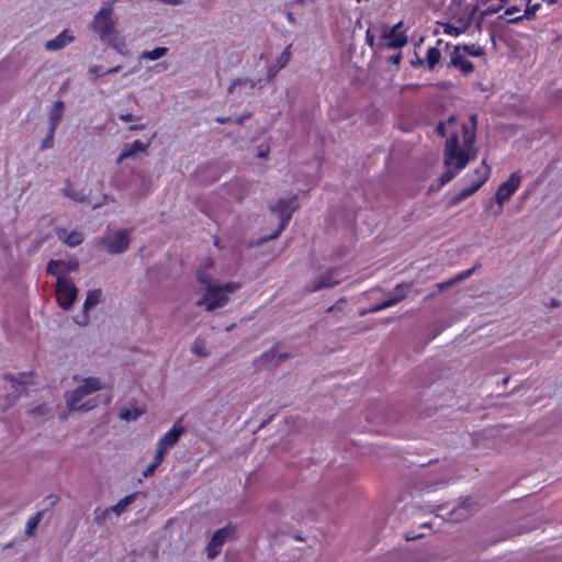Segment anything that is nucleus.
I'll use <instances>...</instances> for the list:
<instances>
[{
    "mask_svg": "<svg viewBox=\"0 0 562 562\" xmlns=\"http://www.w3.org/2000/svg\"><path fill=\"white\" fill-rule=\"evenodd\" d=\"M445 165H454L457 171L464 169L468 164L475 159L477 150L474 148V144L469 146L464 143L462 137V145H460L459 135L457 132H451L446 140L445 149Z\"/></svg>",
    "mask_w": 562,
    "mask_h": 562,
    "instance_id": "obj_1",
    "label": "nucleus"
},
{
    "mask_svg": "<svg viewBox=\"0 0 562 562\" xmlns=\"http://www.w3.org/2000/svg\"><path fill=\"white\" fill-rule=\"evenodd\" d=\"M116 0L105 1L101 9L94 14L91 23V30L99 34L101 41H109L110 36L115 32V21L112 18L113 5Z\"/></svg>",
    "mask_w": 562,
    "mask_h": 562,
    "instance_id": "obj_2",
    "label": "nucleus"
},
{
    "mask_svg": "<svg viewBox=\"0 0 562 562\" xmlns=\"http://www.w3.org/2000/svg\"><path fill=\"white\" fill-rule=\"evenodd\" d=\"M239 289V284L227 282L209 288L205 295L196 302L198 306H205L206 311H214L224 306L228 302L227 293H233Z\"/></svg>",
    "mask_w": 562,
    "mask_h": 562,
    "instance_id": "obj_3",
    "label": "nucleus"
},
{
    "mask_svg": "<svg viewBox=\"0 0 562 562\" xmlns=\"http://www.w3.org/2000/svg\"><path fill=\"white\" fill-rule=\"evenodd\" d=\"M491 173V167L486 164V159L483 160L482 167L476 168L474 170V175L476 176V179H474L471 184L464 189H462L459 193L453 195L450 201V206H456L459 203H461L463 200L470 198L472 194H474L488 179Z\"/></svg>",
    "mask_w": 562,
    "mask_h": 562,
    "instance_id": "obj_4",
    "label": "nucleus"
},
{
    "mask_svg": "<svg viewBox=\"0 0 562 562\" xmlns=\"http://www.w3.org/2000/svg\"><path fill=\"white\" fill-rule=\"evenodd\" d=\"M521 182L520 171L513 172L506 181H504L497 189L496 194L487 203V207H491L493 203L498 204L496 215L503 211V204L507 202L512 195L517 191Z\"/></svg>",
    "mask_w": 562,
    "mask_h": 562,
    "instance_id": "obj_5",
    "label": "nucleus"
},
{
    "mask_svg": "<svg viewBox=\"0 0 562 562\" xmlns=\"http://www.w3.org/2000/svg\"><path fill=\"white\" fill-rule=\"evenodd\" d=\"M297 207L296 196H290L288 199H280L273 206H271V211L273 213H278L280 216V223L277 231L270 236L266 237L265 240H270L279 236V234L285 228L289 221L291 220L293 211Z\"/></svg>",
    "mask_w": 562,
    "mask_h": 562,
    "instance_id": "obj_6",
    "label": "nucleus"
},
{
    "mask_svg": "<svg viewBox=\"0 0 562 562\" xmlns=\"http://www.w3.org/2000/svg\"><path fill=\"white\" fill-rule=\"evenodd\" d=\"M132 229L116 231L112 236L104 237L100 244L104 246L111 255H119L127 250L131 244Z\"/></svg>",
    "mask_w": 562,
    "mask_h": 562,
    "instance_id": "obj_7",
    "label": "nucleus"
},
{
    "mask_svg": "<svg viewBox=\"0 0 562 562\" xmlns=\"http://www.w3.org/2000/svg\"><path fill=\"white\" fill-rule=\"evenodd\" d=\"M77 288L71 281L65 278H58L56 280L57 301L59 306L64 310H69L72 306L77 297Z\"/></svg>",
    "mask_w": 562,
    "mask_h": 562,
    "instance_id": "obj_8",
    "label": "nucleus"
},
{
    "mask_svg": "<svg viewBox=\"0 0 562 562\" xmlns=\"http://www.w3.org/2000/svg\"><path fill=\"white\" fill-rule=\"evenodd\" d=\"M4 379L12 383L14 389L13 393H9L5 395L4 401L7 402L3 406L4 408L12 406L19 396L24 392L25 385L30 381V374L25 372H21L18 375L5 374Z\"/></svg>",
    "mask_w": 562,
    "mask_h": 562,
    "instance_id": "obj_9",
    "label": "nucleus"
},
{
    "mask_svg": "<svg viewBox=\"0 0 562 562\" xmlns=\"http://www.w3.org/2000/svg\"><path fill=\"white\" fill-rule=\"evenodd\" d=\"M233 531L231 525H227L214 532L206 547L209 559H214L221 553L222 547L232 537Z\"/></svg>",
    "mask_w": 562,
    "mask_h": 562,
    "instance_id": "obj_10",
    "label": "nucleus"
},
{
    "mask_svg": "<svg viewBox=\"0 0 562 562\" xmlns=\"http://www.w3.org/2000/svg\"><path fill=\"white\" fill-rule=\"evenodd\" d=\"M479 506L472 498H465L458 507H454L449 513L448 520L450 521H461L473 515L477 512Z\"/></svg>",
    "mask_w": 562,
    "mask_h": 562,
    "instance_id": "obj_11",
    "label": "nucleus"
},
{
    "mask_svg": "<svg viewBox=\"0 0 562 562\" xmlns=\"http://www.w3.org/2000/svg\"><path fill=\"white\" fill-rule=\"evenodd\" d=\"M79 267V262L77 260L64 261V260H54L52 259L47 263L46 271L53 277L64 278L63 273H68L77 270Z\"/></svg>",
    "mask_w": 562,
    "mask_h": 562,
    "instance_id": "obj_12",
    "label": "nucleus"
},
{
    "mask_svg": "<svg viewBox=\"0 0 562 562\" xmlns=\"http://www.w3.org/2000/svg\"><path fill=\"white\" fill-rule=\"evenodd\" d=\"M402 26L403 22L401 21L383 33V38L391 40L386 43L387 48H401L406 45L407 36L404 32L400 31Z\"/></svg>",
    "mask_w": 562,
    "mask_h": 562,
    "instance_id": "obj_13",
    "label": "nucleus"
},
{
    "mask_svg": "<svg viewBox=\"0 0 562 562\" xmlns=\"http://www.w3.org/2000/svg\"><path fill=\"white\" fill-rule=\"evenodd\" d=\"M448 66L460 69V71L465 76L474 70L473 63L464 58L460 53V47H453Z\"/></svg>",
    "mask_w": 562,
    "mask_h": 562,
    "instance_id": "obj_14",
    "label": "nucleus"
},
{
    "mask_svg": "<svg viewBox=\"0 0 562 562\" xmlns=\"http://www.w3.org/2000/svg\"><path fill=\"white\" fill-rule=\"evenodd\" d=\"M75 41V36L70 31L64 30L54 38L47 41L44 45L45 49L48 52H57L65 48L68 44Z\"/></svg>",
    "mask_w": 562,
    "mask_h": 562,
    "instance_id": "obj_15",
    "label": "nucleus"
},
{
    "mask_svg": "<svg viewBox=\"0 0 562 562\" xmlns=\"http://www.w3.org/2000/svg\"><path fill=\"white\" fill-rule=\"evenodd\" d=\"M186 432L184 427L178 426L176 423L170 430H168L158 441V446L161 449L172 448L180 439V437Z\"/></svg>",
    "mask_w": 562,
    "mask_h": 562,
    "instance_id": "obj_16",
    "label": "nucleus"
},
{
    "mask_svg": "<svg viewBox=\"0 0 562 562\" xmlns=\"http://www.w3.org/2000/svg\"><path fill=\"white\" fill-rule=\"evenodd\" d=\"M86 396L85 392L78 386L74 391L66 393V403L70 411H82L88 412L91 406L80 404L82 398Z\"/></svg>",
    "mask_w": 562,
    "mask_h": 562,
    "instance_id": "obj_17",
    "label": "nucleus"
},
{
    "mask_svg": "<svg viewBox=\"0 0 562 562\" xmlns=\"http://www.w3.org/2000/svg\"><path fill=\"white\" fill-rule=\"evenodd\" d=\"M148 146L149 143L145 144L138 139L134 140L130 146L122 149L116 158V164L119 165L127 158H135L137 151H146Z\"/></svg>",
    "mask_w": 562,
    "mask_h": 562,
    "instance_id": "obj_18",
    "label": "nucleus"
},
{
    "mask_svg": "<svg viewBox=\"0 0 562 562\" xmlns=\"http://www.w3.org/2000/svg\"><path fill=\"white\" fill-rule=\"evenodd\" d=\"M477 114L470 115V125L462 124V136L467 146L474 144L476 138Z\"/></svg>",
    "mask_w": 562,
    "mask_h": 562,
    "instance_id": "obj_19",
    "label": "nucleus"
},
{
    "mask_svg": "<svg viewBox=\"0 0 562 562\" xmlns=\"http://www.w3.org/2000/svg\"><path fill=\"white\" fill-rule=\"evenodd\" d=\"M57 237L67 244L70 247H76L83 241V236L80 232L74 231L71 233H67L65 228L56 229Z\"/></svg>",
    "mask_w": 562,
    "mask_h": 562,
    "instance_id": "obj_20",
    "label": "nucleus"
},
{
    "mask_svg": "<svg viewBox=\"0 0 562 562\" xmlns=\"http://www.w3.org/2000/svg\"><path fill=\"white\" fill-rule=\"evenodd\" d=\"M65 103L61 100L55 101L48 112L49 126L57 128L63 119Z\"/></svg>",
    "mask_w": 562,
    "mask_h": 562,
    "instance_id": "obj_21",
    "label": "nucleus"
},
{
    "mask_svg": "<svg viewBox=\"0 0 562 562\" xmlns=\"http://www.w3.org/2000/svg\"><path fill=\"white\" fill-rule=\"evenodd\" d=\"M339 284V280L333 277V271L327 274H324L319 278L317 282H315L311 288H308V292H317L323 289L333 288Z\"/></svg>",
    "mask_w": 562,
    "mask_h": 562,
    "instance_id": "obj_22",
    "label": "nucleus"
},
{
    "mask_svg": "<svg viewBox=\"0 0 562 562\" xmlns=\"http://www.w3.org/2000/svg\"><path fill=\"white\" fill-rule=\"evenodd\" d=\"M412 284L411 283H400L397 284L393 292L392 296L387 299V302L392 303V306L404 300L407 295V293L411 290Z\"/></svg>",
    "mask_w": 562,
    "mask_h": 562,
    "instance_id": "obj_23",
    "label": "nucleus"
},
{
    "mask_svg": "<svg viewBox=\"0 0 562 562\" xmlns=\"http://www.w3.org/2000/svg\"><path fill=\"white\" fill-rule=\"evenodd\" d=\"M526 1H527V4H526V9H525L524 14L509 19L508 23H518L524 18L529 20V19L535 16L536 11L540 8V2L539 1H535V0H526Z\"/></svg>",
    "mask_w": 562,
    "mask_h": 562,
    "instance_id": "obj_24",
    "label": "nucleus"
},
{
    "mask_svg": "<svg viewBox=\"0 0 562 562\" xmlns=\"http://www.w3.org/2000/svg\"><path fill=\"white\" fill-rule=\"evenodd\" d=\"M81 391L85 392L86 396L103 389V384L99 378H87L83 379L79 385Z\"/></svg>",
    "mask_w": 562,
    "mask_h": 562,
    "instance_id": "obj_25",
    "label": "nucleus"
},
{
    "mask_svg": "<svg viewBox=\"0 0 562 562\" xmlns=\"http://www.w3.org/2000/svg\"><path fill=\"white\" fill-rule=\"evenodd\" d=\"M471 22H472V16H469L467 20H459V23L461 24L460 26H454L452 24H445V33L446 34H449V35H453V36H458L462 33H464L469 26L471 25Z\"/></svg>",
    "mask_w": 562,
    "mask_h": 562,
    "instance_id": "obj_26",
    "label": "nucleus"
},
{
    "mask_svg": "<svg viewBox=\"0 0 562 562\" xmlns=\"http://www.w3.org/2000/svg\"><path fill=\"white\" fill-rule=\"evenodd\" d=\"M63 194L75 202H88L87 196L81 191H77L71 188V182L69 179L66 180V187L63 189Z\"/></svg>",
    "mask_w": 562,
    "mask_h": 562,
    "instance_id": "obj_27",
    "label": "nucleus"
},
{
    "mask_svg": "<svg viewBox=\"0 0 562 562\" xmlns=\"http://www.w3.org/2000/svg\"><path fill=\"white\" fill-rule=\"evenodd\" d=\"M144 414V409L135 408H122L119 413V417L125 422H135Z\"/></svg>",
    "mask_w": 562,
    "mask_h": 562,
    "instance_id": "obj_28",
    "label": "nucleus"
},
{
    "mask_svg": "<svg viewBox=\"0 0 562 562\" xmlns=\"http://www.w3.org/2000/svg\"><path fill=\"white\" fill-rule=\"evenodd\" d=\"M191 350L195 356H198L200 358H205V357L210 356V351L206 347V341L202 337H196L194 339Z\"/></svg>",
    "mask_w": 562,
    "mask_h": 562,
    "instance_id": "obj_29",
    "label": "nucleus"
},
{
    "mask_svg": "<svg viewBox=\"0 0 562 562\" xmlns=\"http://www.w3.org/2000/svg\"><path fill=\"white\" fill-rule=\"evenodd\" d=\"M168 53L167 47H155L153 50H144L139 59H148V60H157L164 56H166Z\"/></svg>",
    "mask_w": 562,
    "mask_h": 562,
    "instance_id": "obj_30",
    "label": "nucleus"
},
{
    "mask_svg": "<svg viewBox=\"0 0 562 562\" xmlns=\"http://www.w3.org/2000/svg\"><path fill=\"white\" fill-rule=\"evenodd\" d=\"M43 515H44V510H41V512H37L34 516L29 518V520L26 522V528H25V535L27 537L34 536V531L38 527Z\"/></svg>",
    "mask_w": 562,
    "mask_h": 562,
    "instance_id": "obj_31",
    "label": "nucleus"
},
{
    "mask_svg": "<svg viewBox=\"0 0 562 562\" xmlns=\"http://www.w3.org/2000/svg\"><path fill=\"white\" fill-rule=\"evenodd\" d=\"M441 58V52L437 47H430L427 52V65L429 69L434 70Z\"/></svg>",
    "mask_w": 562,
    "mask_h": 562,
    "instance_id": "obj_32",
    "label": "nucleus"
},
{
    "mask_svg": "<svg viewBox=\"0 0 562 562\" xmlns=\"http://www.w3.org/2000/svg\"><path fill=\"white\" fill-rule=\"evenodd\" d=\"M279 347V342H276L271 349L265 351L259 358L255 360V364L260 367L266 362H270L276 358V350Z\"/></svg>",
    "mask_w": 562,
    "mask_h": 562,
    "instance_id": "obj_33",
    "label": "nucleus"
},
{
    "mask_svg": "<svg viewBox=\"0 0 562 562\" xmlns=\"http://www.w3.org/2000/svg\"><path fill=\"white\" fill-rule=\"evenodd\" d=\"M454 47H460V52L462 50L474 57H480L485 54L484 48L475 44L456 45Z\"/></svg>",
    "mask_w": 562,
    "mask_h": 562,
    "instance_id": "obj_34",
    "label": "nucleus"
},
{
    "mask_svg": "<svg viewBox=\"0 0 562 562\" xmlns=\"http://www.w3.org/2000/svg\"><path fill=\"white\" fill-rule=\"evenodd\" d=\"M101 291L95 290L88 293L86 301L83 303V310L88 311L91 307L95 306L100 302Z\"/></svg>",
    "mask_w": 562,
    "mask_h": 562,
    "instance_id": "obj_35",
    "label": "nucleus"
},
{
    "mask_svg": "<svg viewBox=\"0 0 562 562\" xmlns=\"http://www.w3.org/2000/svg\"><path fill=\"white\" fill-rule=\"evenodd\" d=\"M133 499L134 495L125 496L117 504L111 506L112 512L115 513L116 516H120L126 510L127 506L133 502Z\"/></svg>",
    "mask_w": 562,
    "mask_h": 562,
    "instance_id": "obj_36",
    "label": "nucleus"
},
{
    "mask_svg": "<svg viewBox=\"0 0 562 562\" xmlns=\"http://www.w3.org/2000/svg\"><path fill=\"white\" fill-rule=\"evenodd\" d=\"M237 87H249V89H254L256 87V83L254 80L251 79H243V78H237L235 79L232 85L228 87L227 91L228 93H233V91L237 88Z\"/></svg>",
    "mask_w": 562,
    "mask_h": 562,
    "instance_id": "obj_37",
    "label": "nucleus"
},
{
    "mask_svg": "<svg viewBox=\"0 0 562 562\" xmlns=\"http://www.w3.org/2000/svg\"><path fill=\"white\" fill-rule=\"evenodd\" d=\"M111 513H113L111 507L105 508V509H101V508L98 507L94 510V521H95V524H98L99 526L104 525L106 522L108 517L111 515Z\"/></svg>",
    "mask_w": 562,
    "mask_h": 562,
    "instance_id": "obj_38",
    "label": "nucleus"
},
{
    "mask_svg": "<svg viewBox=\"0 0 562 562\" xmlns=\"http://www.w3.org/2000/svg\"><path fill=\"white\" fill-rule=\"evenodd\" d=\"M56 130L57 128H53L52 126L48 127L45 138L41 142V145H40L41 150H46L54 146V136H55Z\"/></svg>",
    "mask_w": 562,
    "mask_h": 562,
    "instance_id": "obj_39",
    "label": "nucleus"
},
{
    "mask_svg": "<svg viewBox=\"0 0 562 562\" xmlns=\"http://www.w3.org/2000/svg\"><path fill=\"white\" fill-rule=\"evenodd\" d=\"M392 306V303L391 302H387V300L383 301L382 303H379L376 305H373L367 310H363L359 313L360 316H364L367 314H373V313H378L382 310H385L387 307H391Z\"/></svg>",
    "mask_w": 562,
    "mask_h": 562,
    "instance_id": "obj_40",
    "label": "nucleus"
},
{
    "mask_svg": "<svg viewBox=\"0 0 562 562\" xmlns=\"http://www.w3.org/2000/svg\"><path fill=\"white\" fill-rule=\"evenodd\" d=\"M198 280L201 284L204 285L205 292L207 291L209 288H212V286H215L216 284H218L217 282L213 281L211 279V277L204 271L198 272Z\"/></svg>",
    "mask_w": 562,
    "mask_h": 562,
    "instance_id": "obj_41",
    "label": "nucleus"
},
{
    "mask_svg": "<svg viewBox=\"0 0 562 562\" xmlns=\"http://www.w3.org/2000/svg\"><path fill=\"white\" fill-rule=\"evenodd\" d=\"M457 172L450 168H448L439 178L440 186H443L448 182H450L454 177Z\"/></svg>",
    "mask_w": 562,
    "mask_h": 562,
    "instance_id": "obj_42",
    "label": "nucleus"
},
{
    "mask_svg": "<svg viewBox=\"0 0 562 562\" xmlns=\"http://www.w3.org/2000/svg\"><path fill=\"white\" fill-rule=\"evenodd\" d=\"M458 284V281H457V278L453 277L447 281H443V282H439L436 284V288L438 289V292H442L445 290H448L449 288L453 286Z\"/></svg>",
    "mask_w": 562,
    "mask_h": 562,
    "instance_id": "obj_43",
    "label": "nucleus"
},
{
    "mask_svg": "<svg viewBox=\"0 0 562 562\" xmlns=\"http://www.w3.org/2000/svg\"><path fill=\"white\" fill-rule=\"evenodd\" d=\"M290 47L291 46H288L283 50V53L280 55V57L278 58V64H279L280 68H283L289 63V60L291 58Z\"/></svg>",
    "mask_w": 562,
    "mask_h": 562,
    "instance_id": "obj_44",
    "label": "nucleus"
},
{
    "mask_svg": "<svg viewBox=\"0 0 562 562\" xmlns=\"http://www.w3.org/2000/svg\"><path fill=\"white\" fill-rule=\"evenodd\" d=\"M166 450L161 449L159 446L157 447L156 454L154 457L153 463H155L157 467L161 464L165 458Z\"/></svg>",
    "mask_w": 562,
    "mask_h": 562,
    "instance_id": "obj_45",
    "label": "nucleus"
},
{
    "mask_svg": "<svg viewBox=\"0 0 562 562\" xmlns=\"http://www.w3.org/2000/svg\"><path fill=\"white\" fill-rule=\"evenodd\" d=\"M475 269H476V266H475V267H473V268H471V269H468V270H465V271H462V272L458 273V274L456 276L458 283H460V282H462L463 280H465V279L470 278V277L473 274V272L475 271Z\"/></svg>",
    "mask_w": 562,
    "mask_h": 562,
    "instance_id": "obj_46",
    "label": "nucleus"
},
{
    "mask_svg": "<svg viewBox=\"0 0 562 562\" xmlns=\"http://www.w3.org/2000/svg\"><path fill=\"white\" fill-rule=\"evenodd\" d=\"M101 69V66H91L88 70V74L90 75V79L91 80H97L99 77L103 76L102 74L99 72V70Z\"/></svg>",
    "mask_w": 562,
    "mask_h": 562,
    "instance_id": "obj_47",
    "label": "nucleus"
},
{
    "mask_svg": "<svg viewBox=\"0 0 562 562\" xmlns=\"http://www.w3.org/2000/svg\"><path fill=\"white\" fill-rule=\"evenodd\" d=\"M404 537H405V539L407 541H412V540H416V539L423 538L424 533L423 532H417L415 530H409V531L405 532Z\"/></svg>",
    "mask_w": 562,
    "mask_h": 562,
    "instance_id": "obj_48",
    "label": "nucleus"
},
{
    "mask_svg": "<svg viewBox=\"0 0 562 562\" xmlns=\"http://www.w3.org/2000/svg\"><path fill=\"white\" fill-rule=\"evenodd\" d=\"M501 9H502V4H498L497 7H491V8H487L486 10H484L481 15H482V18L488 16V15L497 13Z\"/></svg>",
    "mask_w": 562,
    "mask_h": 562,
    "instance_id": "obj_49",
    "label": "nucleus"
},
{
    "mask_svg": "<svg viewBox=\"0 0 562 562\" xmlns=\"http://www.w3.org/2000/svg\"><path fill=\"white\" fill-rule=\"evenodd\" d=\"M47 412L46 405H37L36 407L30 409L31 414L44 415Z\"/></svg>",
    "mask_w": 562,
    "mask_h": 562,
    "instance_id": "obj_50",
    "label": "nucleus"
},
{
    "mask_svg": "<svg viewBox=\"0 0 562 562\" xmlns=\"http://www.w3.org/2000/svg\"><path fill=\"white\" fill-rule=\"evenodd\" d=\"M276 358H277V361L272 364V367H277L280 362H283L285 361L286 359L290 358V353L288 352H282V353H276Z\"/></svg>",
    "mask_w": 562,
    "mask_h": 562,
    "instance_id": "obj_51",
    "label": "nucleus"
},
{
    "mask_svg": "<svg viewBox=\"0 0 562 562\" xmlns=\"http://www.w3.org/2000/svg\"><path fill=\"white\" fill-rule=\"evenodd\" d=\"M158 467L155 464V463H150L144 471H143V475L145 477L147 476H150L154 474L155 470L157 469Z\"/></svg>",
    "mask_w": 562,
    "mask_h": 562,
    "instance_id": "obj_52",
    "label": "nucleus"
},
{
    "mask_svg": "<svg viewBox=\"0 0 562 562\" xmlns=\"http://www.w3.org/2000/svg\"><path fill=\"white\" fill-rule=\"evenodd\" d=\"M436 133L441 136V137H445L446 134H447V125L446 123L441 122L438 124V126L436 127Z\"/></svg>",
    "mask_w": 562,
    "mask_h": 562,
    "instance_id": "obj_53",
    "label": "nucleus"
},
{
    "mask_svg": "<svg viewBox=\"0 0 562 562\" xmlns=\"http://www.w3.org/2000/svg\"><path fill=\"white\" fill-rule=\"evenodd\" d=\"M251 114L250 113H241L239 116H237L235 120H233V122L237 123V124H244L248 119H250Z\"/></svg>",
    "mask_w": 562,
    "mask_h": 562,
    "instance_id": "obj_54",
    "label": "nucleus"
},
{
    "mask_svg": "<svg viewBox=\"0 0 562 562\" xmlns=\"http://www.w3.org/2000/svg\"><path fill=\"white\" fill-rule=\"evenodd\" d=\"M374 41H375L374 34H372V32L370 30H368L367 33H366V42H367V44L370 47H373L374 46Z\"/></svg>",
    "mask_w": 562,
    "mask_h": 562,
    "instance_id": "obj_55",
    "label": "nucleus"
},
{
    "mask_svg": "<svg viewBox=\"0 0 562 562\" xmlns=\"http://www.w3.org/2000/svg\"><path fill=\"white\" fill-rule=\"evenodd\" d=\"M119 119L123 122H131V121L135 120L136 117L131 113H124V114H120Z\"/></svg>",
    "mask_w": 562,
    "mask_h": 562,
    "instance_id": "obj_56",
    "label": "nucleus"
},
{
    "mask_svg": "<svg viewBox=\"0 0 562 562\" xmlns=\"http://www.w3.org/2000/svg\"><path fill=\"white\" fill-rule=\"evenodd\" d=\"M215 122H217L220 124H227V123L233 122V120L231 116H216Z\"/></svg>",
    "mask_w": 562,
    "mask_h": 562,
    "instance_id": "obj_57",
    "label": "nucleus"
},
{
    "mask_svg": "<svg viewBox=\"0 0 562 562\" xmlns=\"http://www.w3.org/2000/svg\"><path fill=\"white\" fill-rule=\"evenodd\" d=\"M402 60V55L401 53L398 54H395V55H392L390 58H389V61L394 64V65H398Z\"/></svg>",
    "mask_w": 562,
    "mask_h": 562,
    "instance_id": "obj_58",
    "label": "nucleus"
},
{
    "mask_svg": "<svg viewBox=\"0 0 562 562\" xmlns=\"http://www.w3.org/2000/svg\"><path fill=\"white\" fill-rule=\"evenodd\" d=\"M411 64H412L413 67H420V66L424 65V59L418 57V56H416L415 59L411 60Z\"/></svg>",
    "mask_w": 562,
    "mask_h": 562,
    "instance_id": "obj_59",
    "label": "nucleus"
},
{
    "mask_svg": "<svg viewBox=\"0 0 562 562\" xmlns=\"http://www.w3.org/2000/svg\"><path fill=\"white\" fill-rule=\"evenodd\" d=\"M519 12V8L516 5L509 7L505 11V15H514L515 13Z\"/></svg>",
    "mask_w": 562,
    "mask_h": 562,
    "instance_id": "obj_60",
    "label": "nucleus"
},
{
    "mask_svg": "<svg viewBox=\"0 0 562 562\" xmlns=\"http://www.w3.org/2000/svg\"><path fill=\"white\" fill-rule=\"evenodd\" d=\"M121 69H122V66H121V65H119V66H115V67H112V68L108 69L106 71L102 72V75L116 74V72H119Z\"/></svg>",
    "mask_w": 562,
    "mask_h": 562,
    "instance_id": "obj_61",
    "label": "nucleus"
},
{
    "mask_svg": "<svg viewBox=\"0 0 562 562\" xmlns=\"http://www.w3.org/2000/svg\"><path fill=\"white\" fill-rule=\"evenodd\" d=\"M143 128H144V125H142V124H135V125L128 126V131H140Z\"/></svg>",
    "mask_w": 562,
    "mask_h": 562,
    "instance_id": "obj_62",
    "label": "nucleus"
},
{
    "mask_svg": "<svg viewBox=\"0 0 562 562\" xmlns=\"http://www.w3.org/2000/svg\"><path fill=\"white\" fill-rule=\"evenodd\" d=\"M345 302H346V300H345V299H340V300H339L335 305H333V306H330V307L328 308V312L334 311L335 308H337V307H338V305H339L340 303H345Z\"/></svg>",
    "mask_w": 562,
    "mask_h": 562,
    "instance_id": "obj_63",
    "label": "nucleus"
},
{
    "mask_svg": "<svg viewBox=\"0 0 562 562\" xmlns=\"http://www.w3.org/2000/svg\"><path fill=\"white\" fill-rule=\"evenodd\" d=\"M447 126L451 125V124H454L456 123V117L454 116H450L447 122H445Z\"/></svg>",
    "mask_w": 562,
    "mask_h": 562,
    "instance_id": "obj_64",
    "label": "nucleus"
}]
</instances>
